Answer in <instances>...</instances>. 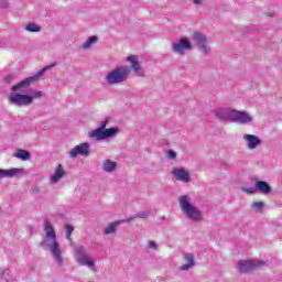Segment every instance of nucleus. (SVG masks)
I'll return each mask as SVG.
<instances>
[{"label":"nucleus","mask_w":282,"mask_h":282,"mask_svg":"<svg viewBox=\"0 0 282 282\" xmlns=\"http://www.w3.org/2000/svg\"><path fill=\"white\" fill-rule=\"evenodd\" d=\"M268 263L261 260H239L237 262V270L240 274H248V272H254V270H261L265 268Z\"/></svg>","instance_id":"5"},{"label":"nucleus","mask_w":282,"mask_h":282,"mask_svg":"<svg viewBox=\"0 0 282 282\" xmlns=\"http://www.w3.org/2000/svg\"><path fill=\"white\" fill-rule=\"evenodd\" d=\"M263 208H265V203H263V200L253 202L251 204V209L253 213H263Z\"/></svg>","instance_id":"23"},{"label":"nucleus","mask_w":282,"mask_h":282,"mask_svg":"<svg viewBox=\"0 0 282 282\" xmlns=\"http://www.w3.org/2000/svg\"><path fill=\"white\" fill-rule=\"evenodd\" d=\"M194 6H202L204 3V0H192Z\"/></svg>","instance_id":"34"},{"label":"nucleus","mask_w":282,"mask_h":282,"mask_svg":"<svg viewBox=\"0 0 282 282\" xmlns=\"http://www.w3.org/2000/svg\"><path fill=\"white\" fill-rule=\"evenodd\" d=\"M0 276L6 282H8V276H10V269H1L0 270Z\"/></svg>","instance_id":"27"},{"label":"nucleus","mask_w":282,"mask_h":282,"mask_svg":"<svg viewBox=\"0 0 282 282\" xmlns=\"http://www.w3.org/2000/svg\"><path fill=\"white\" fill-rule=\"evenodd\" d=\"M251 182L254 183V187H242V193H247V195H256V193H262L263 195H268L272 193V186H270V183L261 181L257 177L251 178Z\"/></svg>","instance_id":"6"},{"label":"nucleus","mask_w":282,"mask_h":282,"mask_svg":"<svg viewBox=\"0 0 282 282\" xmlns=\"http://www.w3.org/2000/svg\"><path fill=\"white\" fill-rule=\"evenodd\" d=\"M101 169L105 171V173H113V171L118 169V163L108 159L104 161Z\"/></svg>","instance_id":"19"},{"label":"nucleus","mask_w":282,"mask_h":282,"mask_svg":"<svg viewBox=\"0 0 282 282\" xmlns=\"http://www.w3.org/2000/svg\"><path fill=\"white\" fill-rule=\"evenodd\" d=\"M65 229H66V239L68 241H72V232H74V226L65 225Z\"/></svg>","instance_id":"26"},{"label":"nucleus","mask_w":282,"mask_h":282,"mask_svg":"<svg viewBox=\"0 0 282 282\" xmlns=\"http://www.w3.org/2000/svg\"><path fill=\"white\" fill-rule=\"evenodd\" d=\"M0 8L2 10H8V8H10V2L8 0H1L0 1Z\"/></svg>","instance_id":"28"},{"label":"nucleus","mask_w":282,"mask_h":282,"mask_svg":"<svg viewBox=\"0 0 282 282\" xmlns=\"http://www.w3.org/2000/svg\"><path fill=\"white\" fill-rule=\"evenodd\" d=\"M14 158H17L18 160H22L23 162H26V160H30V158H32V154H30L26 150L19 149L14 154Z\"/></svg>","instance_id":"20"},{"label":"nucleus","mask_w":282,"mask_h":282,"mask_svg":"<svg viewBox=\"0 0 282 282\" xmlns=\"http://www.w3.org/2000/svg\"><path fill=\"white\" fill-rule=\"evenodd\" d=\"M44 231L46 239L40 242V247L47 248L57 265L63 267L65 264V259L63 258V249L56 239V231H54V227L50 220L44 221Z\"/></svg>","instance_id":"3"},{"label":"nucleus","mask_w":282,"mask_h":282,"mask_svg":"<svg viewBox=\"0 0 282 282\" xmlns=\"http://www.w3.org/2000/svg\"><path fill=\"white\" fill-rule=\"evenodd\" d=\"M180 208L185 215L186 219H189L191 221H202L204 214L199 208L191 204V196L188 195H182L178 198Z\"/></svg>","instance_id":"4"},{"label":"nucleus","mask_w":282,"mask_h":282,"mask_svg":"<svg viewBox=\"0 0 282 282\" xmlns=\"http://www.w3.org/2000/svg\"><path fill=\"white\" fill-rule=\"evenodd\" d=\"M117 228H118V223H112L105 228L104 232L105 235H113Z\"/></svg>","instance_id":"24"},{"label":"nucleus","mask_w":282,"mask_h":282,"mask_svg":"<svg viewBox=\"0 0 282 282\" xmlns=\"http://www.w3.org/2000/svg\"><path fill=\"white\" fill-rule=\"evenodd\" d=\"M252 120V117H250L248 112L236 110V117L234 122H239L240 124H250Z\"/></svg>","instance_id":"15"},{"label":"nucleus","mask_w":282,"mask_h":282,"mask_svg":"<svg viewBox=\"0 0 282 282\" xmlns=\"http://www.w3.org/2000/svg\"><path fill=\"white\" fill-rule=\"evenodd\" d=\"M148 246L151 250H158V242L153 241V240H149L148 241Z\"/></svg>","instance_id":"30"},{"label":"nucleus","mask_w":282,"mask_h":282,"mask_svg":"<svg viewBox=\"0 0 282 282\" xmlns=\"http://www.w3.org/2000/svg\"><path fill=\"white\" fill-rule=\"evenodd\" d=\"M151 215V212H140L139 214H137L135 216L133 217H129L127 218L126 220H122V221H126L127 224H131V221H133V219H147V217H149Z\"/></svg>","instance_id":"21"},{"label":"nucleus","mask_w":282,"mask_h":282,"mask_svg":"<svg viewBox=\"0 0 282 282\" xmlns=\"http://www.w3.org/2000/svg\"><path fill=\"white\" fill-rule=\"evenodd\" d=\"M167 158H169V160H175V158H177V153H175V151H173V150H169Z\"/></svg>","instance_id":"31"},{"label":"nucleus","mask_w":282,"mask_h":282,"mask_svg":"<svg viewBox=\"0 0 282 282\" xmlns=\"http://www.w3.org/2000/svg\"><path fill=\"white\" fill-rule=\"evenodd\" d=\"M96 43H98V36H90L83 44V50H91Z\"/></svg>","instance_id":"22"},{"label":"nucleus","mask_w":282,"mask_h":282,"mask_svg":"<svg viewBox=\"0 0 282 282\" xmlns=\"http://www.w3.org/2000/svg\"><path fill=\"white\" fill-rule=\"evenodd\" d=\"M107 124H109V121L108 120H104L100 122V126L97 128L101 131H107Z\"/></svg>","instance_id":"29"},{"label":"nucleus","mask_w":282,"mask_h":282,"mask_svg":"<svg viewBox=\"0 0 282 282\" xmlns=\"http://www.w3.org/2000/svg\"><path fill=\"white\" fill-rule=\"evenodd\" d=\"M89 149H91L89 143H80L69 151V158H78V155H82V158H89Z\"/></svg>","instance_id":"11"},{"label":"nucleus","mask_w":282,"mask_h":282,"mask_svg":"<svg viewBox=\"0 0 282 282\" xmlns=\"http://www.w3.org/2000/svg\"><path fill=\"white\" fill-rule=\"evenodd\" d=\"M120 130L118 128H109L105 131L99 130L96 128L95 130H90L87 137L90 140H96V142H100L101 140H107V138H113Z\"/></svg>","instance_id":"8"},{"label":"nucleus","mask_w":282,"mask_h":282,"mask_svg":"<svg viewBox=\"0 0 282 282\" xmlns=\"http://www.w3.org/2000/svg\"><path fill=\"white\" fill-rule=\"evenodd\" d=\"M26 32H41V28L36 23H29L25 26Z\"/></svg>","instance_id":"25"},{"label":"nucleus","mask_w":282,"mask_h":282,"mask_svg":"<svg viewBox=\"0 0 282 282\" xmlns=\"http://www.w3.org/2000/svg\"><path fill=\"white\" fill-rule=\"evenodd\" d=\"M43 96V91L39 90V91H33V96H31L32 98H41Z\"/></svg>","instance_id":"33"},{"label":"nucleus","mask_w":282,"mask_h":282,"mask_svg":"<svg viewBox=\"0 0 282 282\" xmlns=\"http://www.w3.org/2000/svg\"><path fill=\"white\" fill-rule=\"evenodd\" d=\"M127 61L130 63V66H117L106 75L105 80L107 85L113 86L120 85L121 83H127L129 80V74H131V70L133 72L134 76H138L139 78H147V70H144L142 67V64L137 55L128 56Z\"/></svg>","instance_id":"1"},{"label":"nucleus","mask_w":282,"mask_h":282,"mask_svg":"<svg viewBox=\"0 0 282 282\" xmlns=\"http://www.w3.org/2000/svg\"><path fill=\"white\" fill-rule=\"evenodd\" d=\"M184 259L187 264L182 265L180 268V270H182L184 272H188V270H191V268H193L195 265V258H193V254H191V253H185Z\"/></svg>","instance_id":"18"},{"label":"nucleus","mask_w":282,"mask_h":282,"mask_svg":"<svg viewBox=\"0 0 282 282\" xmlns=\"http://www.w3.org/2000/svg\"><path fill=\"white\" fill-rule=\"evenodd\" d=\"M14 80V75H6L4 78H3V82L4 83H12Z\"/></svg>","instance_id":"32"},{"label":"nucleus","mask_w":282,"mask_h":282,"mask_svg":"<svg viewBox=\"0 0 282 282\" xmlns=\"http://www.w3.org/2000/svg\"><path fill=\"white\" fill-rule=\"evenodd\" d=\"M194 43H196L199 52L202 54H210V48L208 47V37L203 33L195 32L193 33Z\"/></svg>","instance_id":"10"},{"label":"nucleus","mask_w":282,"mask_h":282,"mask_svg":"<svg viewBox=\"0 0 282 282\" xmlns=\"http://www.w3.org/2000/svg\"><path fill=\"white\" fill-rule=\"evenodd\" d=\"M25 170L19 167H12L10 170H0V180L2 177H17V175H21Z\"/></svg>","instance_id":"16"},{"label":"nucleus","mask_w":282,"mask_h":282,"mask_svg":"<svg viewBox=\"0 0 282 282\" xmlns=\"http://www.w3.org/2000/svg\"><path fill=\"white\" fill-rule=\"evenodd\" d=\"M52 67H56V63H53L51 65L45 66L44 68L40 69L37 73H35L31 77H26L24 80L13 85L11 87V93L9 95V102L10 105H14L15 107H28L34 102V97L30 95H23L21 93H15V91H22L23 89H28L32 83H36L47 72V69H52Z\"/></svg>","instance_id":"2"},{"label":"nucleus","mask_w":282,"mask_h":282,"mask_svg":"<svg viewBox=\"0 0 282 282\" xmlns=\"http://www.w3.org/2000/svg\"><path fill=\"white\" fill-rule=\"evenodd\" d=\"M186 50H193V44L186 37H182L178 42L172 43V52L174 54H180V56H184L186 54Z\"/></svg>","instance_id":"9"},{"label":"nucleus","mask_w":282,"mask_h":282,"mask_svg":"<svg viewBox=\"0 0 282 282\" xmlns=\"http://www.w3.org/2000/svg\"><path fill=\"white\" fill-rule=\"evenodd\" d=\"M63 177H65V170H63V165L58 164L54 174L51 176L50 182L51 184H58Z\"/></svg>","instance_id":"17"},{"label":"nucleus","mask_w":282,"mask_h":282,"mask_svg":"<svg viewBox=\"0 0 282 282\" xmlns=\"http://www.w3.org/2000/svg\"><path fill=\"white\" fill-rule=\"evenodd\" d=\"M75 259L78 265H85L86 268H90V270H95L94 265H96V263L94 262V259L89 257L87 248L84 246L75 247Z\"/></svg>","instance_id":"7"},{"label":"nucleus","mask_w":282,"mask_h":282,"mask_svg":"<svg viewBox=\"0 0 282 282\" xmlns=\"http://www.w3.org/2000/svg\"><path fill=\"white\" fill-rule=\"evenodd\" d=\"M172 175L178 182H184V183L191 182V173L186 171L184 167H174L172 170Z\"/></svg>","instance_id":"13"},{"label":"nucleus","mask_w":282,"mask_h":282,"mask_svg":"<svg viewBox=\"0 0 282 282\" xmlns=\"http://www.w3.org/2000/svg\"><path fill=\"white\" fill-rule=\"evenodd\" d=\"M237 110L230 108H220L216 110V118L224 120L225 122H235Z\"/></svg>","instance_id":"12"},{"label":"nucleus","mask_w":282,"mask_h":282,"mask_svg":"<svg viewBox=\"0 0 282 282\" xmlns=\"http://www.w3.org/2000/svg\"><path fill=\"white\" fill-rule=\"evenodd\" d=\"M242 140H245L247 142V149H249L250 151H252L263 144V141L260 140L259 137H257L254 134H245L242 137Z\"/></svg>","instance_id":"14"}]
</instances>
